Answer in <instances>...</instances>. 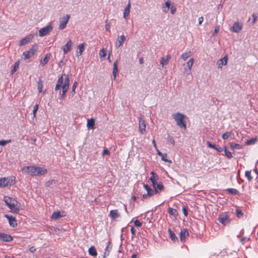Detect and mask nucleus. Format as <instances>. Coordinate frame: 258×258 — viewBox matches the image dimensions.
I'll return each mask as SVG.
<instances>
[{
	"mask_svg": "<svg viewBox=\"0 0 258 258\" xmlns=\"http://www.w3.org/2000/svg\"><path fill=\"white\" fill-rule=\"evenodd\" d=\"M70 79L68 76L65 74L61 75L58 79L55 87V90H59L62 87V93H60L61 97L63 98L66 94L70 86Z\"/></svg>",
	"mask_w": 258,
	"mask_h": 258,
	"instance_id": "obj_1",
	"label": "nucleus"
},
{
	"mask_svg": "<svg viewBox=\"0 0 258 258\" xmlns=\"http://www.w3.org/2000/svg\"><path fill=\"white\" fill-rule=\"evenodd\" d=\"M4 201L11 212L17 213L19 212V209L17 206L18 202L16 200L8 196H5Z\"/></svg>",
	"mask_w": 258,
	"mask_h": 258,
	"instance_id": "obj_2",
	"label": "nucleus"
},
{
	"mask_svg": "<svg viewBox=\"0 0 258 258\" xmlns=\"http://www.w3.org/2000/svg\"><path fill=\"white\" fill-rule=\"evenodd\" d=\"M172 116L177 126L181 128L186 129V123L184 121V119L186 118V115L181 113L177 112L173 114Z\"/></svg>",
	"mask_w": 258,
	"mask_h": 258,
	"instance_id": "obj_3",
	"label": "nucleus"
},
{
	"mask_svg": "<svg viewBox=\"0 0 258 258\" xmlns=\"http://www.w3.org/2000/svg\"><path fill=\"white\" fill-rule=\"evenodd\" d=\"M15 183L13 177H7L0 178V187H6L11 185Z\"/></svg>",
	"mask_w": 258,
	"mask_h": 258,
	"instance_id": "obj_4",
	"label": "nucleus"
},
{
	"mask_svg": "<svg viewBox=\"0 0 258 258\" xmlns=\"http://www.w3.org/2000/svg\"><path fill=\"white\" fill-rule=\"evenodd\" d=\"M36 169L37 166H28L23 167L22 171L25 174L34 176H36Z\"/></svg>",
	"mask_w": 258,
	"mask_h": 258,
	"instance_id": "obj_5",
	"label": "nucleus"
},
{
	"mask_svg": "<svg viewBox=\"0 0 258 258\" xmlns=\"http://www.w3.org/2000/svg\"><path fill=\"white\" fill-rule=\"evenodd\" d=\"M37 49L38 46L37 45L32 46L29 50L23 52L24 59L26 60L32 57L35 54Z\"/></svg>",
	"mask_w": 258,
	"mask_h": 258,
	"instance_id": "obj_6",
	"label": "nucleus"
},
{
	"mask_svg": "<svg viewBox=\"0 0 258 258\" xmlns=\"http://www.w3.org/2000/svg\"><path fill=\"white\" fill-rule=\"evenodd\" d=\"M70 18V15L69 14H67L65 16H63L59 18V24L58 26L59 29L62 30L66 27Z\"/></svg>",
	"mask_w": 258,
	"mask_h": 258,
	"instance_id": "obj_7",
	"label": "nucleus"
},
{
	"mask_svg": "<svg viewBox=\"0 0 258 258\" xmlns=\"http://www.w3.org/2000/svg\"><path fill=\"white\" fill-rule=\"evenodd\" d=\"M218 220L220 223L224 225L229 224L230 222L229 217L226 213H222L220 214Z\"/></svg>",
	"mask_w": 258,
	"mask_h": 258,
	"instance_id": "obj_8",
	"label": "nucleus"
},
{
	"mask_svg": "<svg viewBox=\"0 0 258 258\" xmlns=\"http://www.w3.org/2000/svg\"><path fill=\"white\" fill-rule=\"evenodd\" d=\"M53 29V25L49 24L48 25L40 29L39 30L38 34L40 37H43L48 34Z\"/></svg>",
	"mask_w": 258,
	"mask_h": 258,
	"instance_id": "obj_9",
	"label": "nucleus"
},
{
	"mask_svg": "<svg viewBox=\"0 0 258 258\" xmlns=\"http://www.w3.org/2000/svg\"><path fill=\"white\" fill-rule=\"evenodd\" d=\"M242 28V24L238 22H236L230 28V30L234 33L239 32Z\"/></svg>",
	"mask_w": 258,
	"mask_h": 258,
	"instance_id": "obj_10",
	"label": "nucleus"
},
{
	"mask_svg": "<svg viewBox=\"0 0 258 258\" xmlns=\"http://www.w3.org/2000/svg\"><path fill=\"white\" fill-rule=\"evenodd\" d=\"M34 36L33 34H30L25 38L21 39L19 43V46H23L30 43L33 39Z\"/></svg>",
	"mask_w": 258,
	"mask_h": 258,
	"instance_id": "obj_11",
	"label": "nucleus"
},
{
	"mask_svg": "<svg viewBox=\"0 0 258 258\" xmlns=\"http://www.w3.org/2000/svg\"><path fill=\"white\" fill-rule=\"evenodd\" d=\"M139 131L142 134H144L146 133V125L145 124V121L144 119H143L141 117L139 118Z\"/></svg>",
	"mask_w": 258,
	"mask_h": 258,
	"instance_id": "obj_12",
	"label": "nucleus"
},
{
	"mask_svg": "<svg viewBox=\"0 0 258 258\" xmlns=\"http://www.w3.org/2000/svg\"><path fill=\"white\" fill-rule=\"evenodd\" d=\"M125 40V37L124 35H121L118 36L116 39V42L115 43V47L116 49L119 48L124 43Z\"/></svg>",
	"mask_w": 258,
	"mask_h": 258,
	"instance_id": "obj_13",
	"label": "nucleus"
},
{
	"mask_svg": "<svg viewBox=\"0 0 258 258\" xmlns=\"http://www.w3.org/2000/svg\"><path fill=\"white\" fill-rule=\"evenodd\" d=\"M66 216V213L64 211H56L54 212L51 216V219L54 220H57L61 217H63Z\"/></svg>",
	"mask_w": 258,
	"mask_h": 258,
	"instance_id": "obj_14",
	"label": "nucleus"
},
{
	"mask_svg": "<svg viewBox=\"0 0 258 258\" xmlns=\"http://www.w3.org/2000/svg\"><path fill=\"white\" fill-rule=\"evenodd\" d=\"M13 239V237L9 234L0 232V241L4 242H10Z\"/></svg>",
	"mask_w": 258,
	"mask_h": 258,
	"instance_id": "obj_15",
	"label": "nucleus"
},
{
	"mask_svg": "<svg viewBox=\"0 0 258 258\" xmlns=\"http://www.w3.org/2000/svg\"><path fill=\"white\" fill-rule=\"evenodd\" d=\"M5 217L8 220L9 224L11 227H15L17 226V221L14 217L8 215H5Z\"/></svg>",
	"mask_w": 258,
	"mask_h": 258,
	"instance_id": "obj_16",
	"label": "nucleus"
},
{
	"mask_svg": "<svg viewBox=\"0 0 258 258\" xmlns=\"http://www.w3.org/2000/svg\"><path fill=\"white\" fill-rule=\"evenodd\" d=\"M47 172V170L44 167L37 166L36 170V176H39L45 175Z\"/></svg>",
	"mask_w": 258,
	"mask_h": 258,
	"instance_id": "obj_17",
	"label": "nucleus"
},
{
	"mask_svg": "<svg viewBox=\"0 0 258 258\" xmlns=\"http://www.w3.org/2000/svg\"><path fill=\"white\" fill-rule=\"evenodd\" d=\"M131 8V4L130 0H128V4L127 6L125 7L124 12H123V18L125 19H127L130 15V9Z\"/></svg>",
	"mask_w": 258,
	"mask_h": 258,
	"instance_id": "obj_18",
	"label": "nucleus"
},
{
	"mask_svg": "<svg viewBox=\"0 0 258 258\" xmlns=\"http://www.w3.org/2000/svg\"><path fill=\"white\" fill-rule=\"evenodd\" d=\"M72 45V41L71 40H70L63 46L62 50H63L64 54H66L68 52H69L71 50Z\"/></svg>",
	"mask_w": 258,
	"mask_h": 258,
	"instance_id": "obj_19",
	"label": "nucleus"
},
{
	"mask_svg": "<svg viewBox=\"0 0 258 258\" xmlns=\"http://www.w3.org/2000/svg\"><path fill=\"white\" fill-rule=\"evenodd\" d=\"M188 232L186 229H181L179 233L180 241L182 242H184L185 241V237L188 236Z\"/></svg>",
	"mask_w": 258,
	"mask_h": 258,
	"instance_id": "obj_20",
	"label": "nucleus"
},
{
	"mask_svg": "<svg viewBox=\"0 0 258 258\" xmlns=\"http://www.w3.org/2000/svg\"><path fill=\"white\" fill-rule=\"evenodd\" d=\"M227 61L228 57L227 56H225L217 61V64L219 68H222L223 66H225L227 64Z\"/></svg>",
	"mask_w": 258,
	"mask_h": 258,
	"instance_id": "obj_21",
	"label": "nucleus"
},
{
	"mask_svg": "<svg viewBox=\"0 0 258 258\" xmlns=\"http://www.w3.org/2000/svg\"><path fill=\"white\" fill-rule=\"evenodd\" d=\"M117 65H118V60H116L113 63V71H112V75H113V77L114 80H115L116 79L117 75L118 73Z\"/></svg>",
	"mask_w": 258,
	"mask_h": 258,
	"instance_id": "obj_22",
	"label": "nucleus"
},
{
	"mask_svg": "<svg viewBox=\"0 0 258 258\" xmlns=\"http://www.w3.org/2000/svg\"><path fill=\"white\" fill-rule=\"evenodd\" d=\"M171 56L169 55H166L165 56L163 57L160 60V65L162 68L168 63Z\"/></svg>",
	"mask_w": 258,
	"mask_h": 258,
	"instance_id": "obj_23",
	"label": "nucleus"
},
{
	"mask_svg": "<svg viewBox=\"0 0 258 258\" xmlns=\"http://www.w3.org/2000/svg\"><path fill=\"white\" fill-rule=\"evenodd\" d=\"M153 186L156 194L160 192L164 188V186L162 183H158V182L155 183V185H153Z\"/></svg>",
	"mask_w": 258,
	"mask_h": 258,
	"instance_id": "obj_24",
	"label": "nucleus"
},
{
	"mask_svg": "<svg viewBox=\"0 0 258 258\" xmlns=\"http://www.w3.org/2000/svg\"><path fill=\"white\" fill-rule=\"evenodd\" d=\"M195 60L193 58H190L186 63L187 66L188 67V70H186L187 74H191V68L194 63Z\"/></svg>",
	"mask_w": 258,
	"mask_h": 258,
	"instance_id": "obj_25",
	"label": "nucleus"
},
{
	"mask_svg": "<svg viewBox=\"0 0 258 258\" xmlns=\"http://www.w3.org/2000/svg\"><path fill=\"white\" fill-rule=\"evenodd\" d=\"M143 186L147 190V194L149 196V197L152 196L154 194H156L155 190H153L148 184H144Z\"/></svg>",
	"mask_w": 258,
	"mask_h": 258,
	"instance_id": "obj_26",
	"label": "nucleus"
},
{
	"mask_svg": "<svg viewBox=\"0 0 258 258\" xmlns=\"http://www.w3.org/2000/svg\"><path fill=\"white\" fill-rule=\"evenodd\" d=\"M171 5V2L169 0L166 1L162 6V11L165 13H167Z\"/></svg>",
	"mask_w": 258,
	"mask_h": 258,
	"instance_id": "obj_27",
	"label": "nucleus"
},
{
	"mask_svg": "<svg viewBox=\"0 0 258 258\" xmlns=\"http://www.w3.org/2000/svg\"><path fill=\"white\" fill-rule=\"evenodd\" d=\"M109 215L113 219H116L119 217L117 210H111Z\"/></svg>",
	"mask_w": 258,
	"mask_h": 258,
	"instance_id": "obj_28",
	"label": "nucleus"
},
{
	"mask_svg": "<svg viewBox=\"0 0 258 258\" xmlns=\"http://www.w3.org/2000/svg\"><path fill=\"white\" fill-rule=\"evenodd\" d=\"M50 53L46 54L44 58L40 60V64L44 66L47 64L50 59Z\"/></svg>",
	"mask_w": 258,
	"mask_h": 258,
	"instance_id": "obj_29",
	"label": "nucleus"
},
{
	"mask_svg": "<svg viewBox=\"0 0 258 258\" xmlns=\"http://www.w3.org/2000/svg\"><path fill=\"white\" fill-rule=\"evenodd\" d=\"M151 176L150 177V180L151 181L152 185H155V183L157 182L158 176L153 171L151 172Z\"/></svg>",
	"mask_w": 258,
	"mask_h": 258,
	"instance_id": "obj_30",
	"label": "nucleus"
},
{
	"mask_svg": "<svg viewBox=\"0 0 258 258\" xmlns=\"http://www.w3.org/2000/svg\"><path fill=\"white\" fill-rule=\"evenodd\" d=\"M157 154L159 156L161 157L162 160H163V161H164L165 162H169L170 163H171V160H169L167 159V155L166 154L162 153V152L159 151L158 150H157Z\"/></svg>",
	"mask_w": 258,
	"mask_h": 258,
	"instance_id": "obj_31",
	"label": "nucleus"
},
{
	"mask_svg": "<svg viewBox=\"0 0 258 258\" xmlns=\"http://www.w3.org/2000/svg\"><path fill=\"white\" fill-rule=\"evenodd\" d=\"M87 126L89 129H94L95 128V121L93 118H91L87 120Z\"/></svg>",
	"mask_w": 258,
	"mask_h": 258,
	"instance_id": "obj_32",
	"label": "nucleus"
},
{
	"mask_svg": "<svg viewBox=\"0 0 258 258\" xmlns=\"http://www.w3.org/2000/svg\"><path fill=\"white\" fill-rule=\"evenodd\" d=\"M169 233V237L173 242H176L178 240L177 237L176 236L175 233L170 229L168 230Z\"/></svg>",
	"mask_w": 258,
	"mask_h": 258,
	"instance_id": "obj_33",
	"label": "nucleus"
},
{
	"mask_svg": "<svg viewBox=\"0 0 258 258\" xmlns=\"http://www.w3.org/2000/svg\"><path fill=\"white\" fill-rule=\"evenodd\" d=\"M88 252H89V254L90 255H91V256H92L93 257H95L97 255V251L96 250L95 247L94 246H91L89 248Z\"/></svg>",
	"mask_w": 258,
	"mask_h": 258,
	"instance_id": "obj_34",
	"label": "nucleus"
},
{
	"mask_svg": "<svg viewBox=\"0 0 258 258\" xmlns=\"http://www.w3.org/2000/svg\"><path fill=\"white\" fill-rule=\"evenodd\" d=\"M78 49L79 50V51L76 52V55L77 56H79L80 55H82V52L85 49V45L84 43L79 45L78 46Z\"/></svg>",
	"mask_w": 258,
	"mask_h": 258,
	"instance_id": "obj_35",
	"label": "nucleus"
},
{
	"mask_svg": "<svg viewBox=\"0 0 258 258\" xmlns=\"http://www.w3.org/2000/svg\"><path fill=\"white\" fill-rule=\"evenodd\" d=\"M191 52L190 51L184 52L180 55V58L183 60H185L187 58H188L191 55Z\"/></svg>",
	"mask_w": 258,
	"mask_h": 258,
	"instance_id": "obj_36",
	"label": "nucleus"
},
{
	"mask_svg": "<svg viewBox=\"0 0 258 258\" xmlns=\"http://www.w3.org/2000/svg\"><path fill=\"white\" fill-rule=\"evenodd\" d=\"M20 62L19 61L16 62L14 64L13 69L11 70V74H14L19 68Z\"/></svg>",
	"mask_w": 258,
	"mask_h": 258,
	"instance_id": "obj_37",
	"label": "nucleus"
},
{
	"mask_svg": "<svg viewBox=\"0 0 258 258\" xmlns=\"http://www.w3.org/2000/svg\"><path fill=\"white\" fill-rule=\"evenodd\" d=\"M226 190L228 192L229 194L231 195H238L239 194V191L235 188H228Z\"/></svg>",
	"mask_w": 258,
	"mask_h": 258,
	"instance_id": "obj_38",
	"label": "nucleus"
},
{
	"mask_svg": "<svg viewBox=\"0 0 258 258\" xmlns=\"http://www.w3.org/2000/svg\"><path fill=\"white\" fill-rule=\"evenodd\" d=\"M168 213L170 215H176L177 214V210L172 208H168L167 209Z\"/></svg>",
	"mask_w": 258,
	"mask_h": 258,
	"instance_id": "obj_39",
	"label": "nucleus"
},
{
	"mask_svg": "<svg viewBox=\"0 0 258 258\" xmlns=\"http://www.w3.org/2000/svg\"><path fill=\"white\" fill-rule=\"evenodd\" d=\"M245 176L247 178L249 181H251L252 179V177L251 176V171H246L245 172Z\"/></svg>",
	"mask_w": 258,
	"mask_h": 258,
	"instance_id": "obj_40",
	"label": "nucleus"
},
{
	"mask_svg": "<svg viewBox=\"0 0 258 258\" xmlns=\"http://www.w3.org/2000/svg\"><path fill=\"white\" fill-rule=\"evenodd\" d=\"M230 147L233 149H240L241 148V146L238 144L231 143L230 145Z\"/></svg>",
	"mask_w": 258,
	"mask_h": 258,
	"instance_id": "obj_41",
	"label": "nucleus"
},
{
	"mask_svg": "<svg viewBox=\"0 0 258 258\" xmlns=\"http://www.w3.org/2000/svg\"><path fill=\"white\" fill-rule=\"evenodd\" d=\"M38 90L39 93L41 92L42 91L43 84L41 80H39L38 82Z\"/></svg>",
	"mask_w": 258,
	"mask_h": 258,
	"instance_id": "obj_42",
	"label": "nucleus"
},
{
	"mask_svg": "<svg viewBox=\"0 0 258 258\" xmlns=\"http://www.w3.org/2000/svg\"><path fill=\"white\" fill-rule=\"evenodd\" d=\"M224 152H225V155L229 159L232 158V153L229 152L227 149V148L225 147V149H224Z\"/></svg>",
	"mask_w": 258,
	"mask_h": 258,
	"instance_id": "obj_43",
	"label": "nucleus"
},
{
	"mask_svg": "<svg viewBox=\"0 0 258 258\" xmlns=\"http://www.w3.org/2000/svg\"><path fill=\"white\" fill-rule=\"evenodd\" d=\"M236 214L237 217H238V218H241L243 215V213H242L241 210H240L239 209H236Z\"/></svg>",
	"mask_w": 258,
	"mask_h": 258,
	"instance_id": "obj_44",
	"label": "nucleus"
},
{
	"mask_svg": "<svg viewBox=\"0 0 258 258\" xmlns=\"http://www.w3.org/2000/svg\"><path fill=\"white\" fill-rule=\"evenodd\" d=\"M230 135H231V133L230 132H227L225 133L224 134H223L222 135V138L224 140H226V139H227L229 137Z\"/></svg>",
	"mask_w": 258,
	"mask_h": 258,
	"instance_id": "obj_45",
	"label": "nucleus"
},
{
	"mask_svg": "<svg viewBox=\"0 0 258 258\" xmlns=\"http://www.w3.org/2000/svg\"><path fill=\"white\" fill-rule=\"evenodd\" d=\"M77 82H75L73 85V86H72V93H73V95L75 94L76 93V92H75V90L76 89V87L77 86Z\"/></svg>",
	"mask_w": 258,
	"mask_h": 258,
	"instance_id": "obj_46",
	"label": "nucleus"
},
{
	"mask_svg": "<svg viewBox=\"0 0 258 258\" xmlns=\"http://www.w3.org/2000/svg\"><path fill=\"white\" fill-rule=\"evenodd\" d=\"M176 11V6L174 5H172L170 8V12L172 14H174Z\"/></svg>",
	"mask_w": 258,
	"mask_h": 258,
	"instance_id": "obj_47",
	"label": "nucleus"
},
{
	"mask_svg": "<svg viewBox=\"0 0 258 258\" xmlns=\"http://www.w3.org/2000/svg\"><path fill=\"white\" fill-rule=\"evenodd\" d=\"M38 105L35 104V106H34V108H33V114L34 117H35L36 113L37 111L38 110Z\"/></svg>",
	"mask_w": 258,
	"mask_h": 258,
	"instance_id": "obj_48",
	"label": "nucleus"
},
{
	"mask_svg": "<svg viewBox=\"0 0 258 258\" xmlns=\"http://www.w3.org/2000/svg\"><path fill=\"white\" fill-rule=\"evenodd\" d=\"M167 140L169 142H170L172 145H174L175 144V142H174V140H173V138L169 135H168L167 137Z\"/></svg>",
	"mask_w": 258,
	"mask_h": 258,
	"instance_id": "obj_49",
	"label": "nucleus"
},
{
	"mask_svg": "<svg viewBox=\"0 0 258 258\" xmlns=\"http://www.w3.org/2000/svg\"><path fill=\"white\" fill-rule=\"evenodd\" d=\"M134 225L137 227H141L142 226V224L139 220L137 219L134 221Z\"/></svg>",
	"mask_w": 258,
	"mask_h": 258,
	"instance_id": "obj_50",
	"label": "nucleus"
},
{
	"mask_svg": "<svg viewBox=\"0 0 258 258\" xmlns=\"http://www.w3.org/2000/svg\"><path fill=\"white\" fill-rule=\"evenodd\" d=\"M206 144L207 145V146L210 148H212V149H214L215 148V146L216 145H214V144H211V142H210L209 141H207L206 142Z\"/></svg>",
	"mask_w": 258,
	"mask_h": 258,
	"instance_id": "obj_51",
	"label": "nucleus"
},
{
	"mask_svg": "<svg viewBox=\"0 0 258 258\" xmlns=\"http://www.w3.org/2000/svg\"><path fill=\"white\" fill-rule=\"evenodd\" d=\"M109 154H110V152L107 149H104L102 152V156H104L105 155H109Z\"/></svg>",
	"mask_w": 258,
	"mask_h": 258,
	"instance_id": "obj_52",
	"label": "nucleus"
},
{
	"mask_svg": "<svg viewBox=\"0 0 258 258\" xmlns=\"http://www.w3.org/2000/svg\"><path fill=\"white\" fill-rule=\"evenodd\" d=\"M219 30H220V26L219 25L216 26L215 27V29H214V33H213V35H214L215 34L217 33L218 32V31H219Z\"/></svg>",
	"mask_w": 258,
	"mask_h": 258,
	"instance_id": "obj_53",
	"label": "nucleus"
},
{
	"mask_svg": "<svg viewBox=\"0 0 258 258\" xmlns=\"http://www.w3.org/2000/svg\"><path fill=\"white\" fill-rule=\"evenodd\" d=\"M9 142H10V140H9V141L1 140L0 141V145L4 146L6 145V144Z\"/></svg>",
	"mask_w": 258,
	"mask_h": 258,
	"instance_id": "obj_54",
	"label": "nucleus"
},
{
	"mask_svg": "<svg viewBox=\"0 0 258 258\" xmlns=\"http://www.w3.org/2000/svg\"><path fill=\"white\" fill-rule=\"evenodd\" d=\"M107 20H106L105 22V23H106V24L105 26V30H106V31L110 32V25L107 23Z\"/></svg>",
	"mask_w": 258,
	"mask_h": 258,
	"instance_id": "obj_55",
	"label": "nucleus"
},
{
	"mask_svg": "<svg viewBox=\"0 0 258 258\" xmlns=\"http://www.w3.org/2000/svg\"><path fill=\"white\" fill-rule=\"evenodd\" d=\"M99 54L101 56L103 57H105L106 55V53L105 50H104V49H102V50H100Z\"/></svg>",
	"mask_w": 258,
	"mask_h": 258,
	"instance_id": "obj_56",
	"label": "nucleus"
},
{
	"mask_svg": "<svg viewBox=\"0 0 258 258\" xmlns=\"http://www.w3.org/2000/svg\"><path fill=\"white\" fill-rule=\"evenodd\" d=\"M131 233L133 236H135L136 235V230L135 229V228L133 227H132L131 228Z\"/></svg>",
	"mask_w": 258,
	"mask_h": 258,
	"instance_id": "obj_57",
	"label": "nucleus"
},
{
	"mask_svg": "<svg viewBox=\"0 0 258 258\" xmlns=\"http://www.w3.org/2000/svg\"><path fill=\"white\" fill-rule=\"evenodd\" d=\"M54 181L53 180H48V181L46 182H45V186H49L50 185L52 184V183L54 182Z\"/></svg>",
	"mask_w": 258,
	"mask_h": 258,
	"instance_id": "obj_58",
	"label": "nucleus"
},
{
	"mask_svg": "<svg viewBox=\"0 0 258 258\" xmlns=\"http://www.w3.org/2000/svg\"><path fill=\"white\" fill-rule=\"evenodd\" d=\"M182 212H183V214L185 216H187L188 212H187V210H186V209L185 207H182Z\"/></svg>",
	"mask_w": 258,
	"mask_h": 258,
	"instance_id": "obj_59",
	"label": "nucleus"
},
{
	"mask_svg": "<svg viewBox=\"0 0 258 258\" xmlns=\"http://www.w3.org/2000/svg\"><path fill=\"white\" fill-rule=\"evenodd\" d=\"M203 20H204V18L203 17H199L198 19L199 25H201L202 23V22H203Z\"/></svg>",
	"mask_w": 258,
	"mask_h": 258,
	"instance_id": "obj_60",
	"label": "nucleus"
},
{
	"mask_svg": "<svg viewBox=\"0 0 258 258\" xmlns=\"http://www.w3.org/2000/svg\"><path fill=\"white\" fill-rule=\"evenodd\" d=\"M214 149L219 152H221L222 151V149L221 147H217L216 146H215V148H214Z\"/></svg>",
	"mask_w": 258,
	"mask_h": 258,
	"instance_id": "obj_61",
	"label": "nucleus"
},
{
	"mask_svg": "<svg viewBox=\"0 0 258 258\" xmlns=\"http://www.w3.org/2000/svg\"><path fill=\"white\" fill-rule=\"evenodd\" d=\"M148 197H149V196L147 194H144L142 197L143 199H147Z\"/></svg>",
	"mask_w": 258,
	"mask_h": 258,
	"instance_id": "obj_62",
	"label": "nucleus"
},
{
	"mask_svg": "<svg viewBox=\"0 0 258 258\" xmlns=\"http://www.w3.org/2000/svg\"><path fill=\"white\" fill-rule=\"evenodd\" d=\"M30 251L34 252L35 251V248L34 247H31L30 249Z\"/></svg>",
	"mask_w": 258,
	"mask_h": 258,
	"instance_id": "obj_63",
	"label": "nucleus"
},
{
	"mask_svg": "<svg viewBox=\"0 0 258 258\" xmlns=\"http://www.w3.org/2000/svg\"><path fill=\"white\" fill-rule=\"evenodd\" d=\"M131 258H139V257H138V255L136 254H133L132 255Z\"/></svg>",
	"mask_w": 258,
	"mask_h": 258,
	"instance_id": "obj_64",
	"label": "nucleus"
}]
</instances>
